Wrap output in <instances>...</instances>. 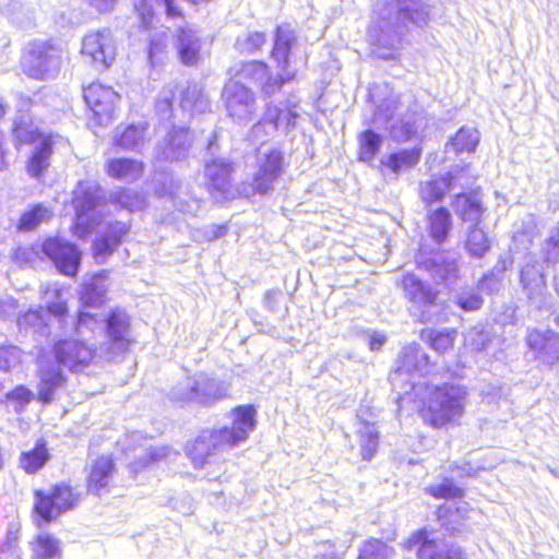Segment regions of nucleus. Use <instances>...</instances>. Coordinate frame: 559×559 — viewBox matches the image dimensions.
Listing matches in <instances>:
<instances>
[{
  "label": "nucleus",
  "instance_id": "nucleus-24",
  "mask_svg": "<svg viewBox=\"0 0 559 559\" xmlns=\"http://www.w3.org/2000/svg\"><path fill=\"white\" fill-rule=\"evenodd\" d=\"M452 207L463 222L471 223L473 226L479 225L486 211L477 192L456 194L452 202Z\"/></svg>",
  "mask_w": 559,
  "mask_h": 559
},
{
  "label": "nucleus",
  "instance_id": "nucleus-43",
  "mask_svg": "<svg viewBox=\"0 0 559 559\" xmlns=\"http://www.w3.org/2000/svg\"><path fill=\"white\" fill-rule=\"evenodd\" d=\"M465 248L474 258H481L489 250L490 241L488 236L478 225H474L468 230Z\"/></svg>",
  "mask_w": 559,
  "mask_h": 559
},
{
  "label": "nucleus",
  "instance_id": "nucleus-53",
  "mask_svg": "<svg viewBox=\"0 0 559 559\" xmlns=\"http://www.w3.org/2000/svg\"><path fill=\"white\" fill-rule=\"evenodd\" d=\"M117 201L121 204L122 207H126L130 211L139 207L142 202L138 199V195L132 193L130 190L120 192L118 194Z\"/></svg>",
  "mask_w": 559,
  "mask_h": 559
},
{
  "label": "nucleus",
  "instance_id": "nucleus-27",
  "mask_svg": "<svg viewBox=\"0 0 559 559\" xmlns=\"http://www.w3.org/2000/svg\"><path fill=\"white\" fill-rule=\"evenodd\" d=\"M417 263L419 266L439 276L440 280H453L457 277V261L455 259L445 258L443 253H436L432 259H428L420 252L417 257Z\"/></svg>",
  "mask_w": 559,
  "mask_h": 559
},
{
  "label": "nucleus",
  "instance_id": "nucleus-3",
  "mask_svg": "<svg viewBox=\"0 0 559 559\" xmlns=\"http://www.w3.org/2000/svg\"><path fill=\"white\" fill-rule=\"evenodd\" d=\"M296 36L288 25L278 26L275 34L272 57L277 62L280 74L273 78L269 73L266 63L250 61L235 68V76L240 81H247L261 85L265 97L273 96L286 82L294 80L296 72L288 68V56Z\"/></svg>",
  "mask_w": 559,
  "mask_h": 559
},
{
  "label": "nucleus",
  "instance_id": "nucleus-5",
  "mask_svg": "<svg viewBox=\"0 0 559 559\" xmlns=\"http://www.w3.org/2000/svg\"><path fill=\"white\" fill-rule=\"evenodd\" d=\"M33 497L32 516L37 527L52 523L82 501V493L70 480L57 481L48 490L35 489Z\"/></svg>",
  "mask_w": 559,
  "mask_h": 559
},
{
  "label": "nucleus",
  "instance_id": "nucleus-40",
  "mask_svg": "<svg viewBox=\"0 0 559 559\" xmlns=\"http://www.w3.org/2000/svg\"><path fill=\"white\" fill-rule=\"evenodd\" d=\"M405 293L409 301L419 308L431 306L437 299V293L426 287L424 282H409L405 285Z\"/></svg>",
  "mask_w": 559,
  "mask_h": 559
},
{
  "label": "nucleus",
  "instance_id": "nucleus-32",
  "mask_svg": "<svg viewBox=\"0 0 559 559\" xmlns=\"http://www.w3.org/2000/svg\"><path fill=\"white\" fill-rule=\"evenodd\" d=\"M454 177L451 173L439 178H432L421 181L419 185V195L426 204L441 201L444 194L452 189Z\"/></svg>",
  "mask_w": 559,
  "mask_h": 559
},
{
  "label": "nucleus",
  "instance_id": "nucleus-20",
  "mask_svg": "<svg viewBox=\"0 0 559 559\" xmlns=\"http://www.w3.org/2000/svg\"><path fill=\"white\" fill-rule=\"evenodd\" d=\"M231 164L223 158H215L205 164V176L209 191L216 201H225L235 197L230 182Z\"/></svg>",
  "mask_w": 559,
  "mask_h": 559
},
{
  "label": "nucleus",
  "instance_id": "nucleus-6",
  "mask_svg": "<svg viewBox=\"0 0 559 559\" xmlns=\"http://www.w3.org/2000/svg\"><path fill=\"white\" fill-rule=\"evenodd\" d=\"M43 253L51 260L56 269L64 276H75L81 263V252L69 241L52 237L46 239L39 247H20L15 250L14 259L20 265L32 264Z\"/></svg>",
  "mask_w": 559,
  "mask_h": 559
},
{
  "label": "nucleus",
  "instance_id": "nucleus-22",
  "mask_svg": "<svg viewBox=\"0 0 559 559\" xmlns=\"http://www.w3.org/2000/svg\"><path fill=\"white\" fill-rule=\"evenodd\" d=\"M130 321L126 312L111 310L106 319V333L108 346L112 352L126 353L129 350L132 338L129 335Z\"/></svg>",
  "mask_w": 559,
  "mask_h": 559
},
{
  "label": "nucleus",
  "instance_id": "nucleus-51",
  "mask_svg": "<svg viewBox=\"0 0 559 559\" xmlns=\"http://www.w3.org/2000/svg\"><path fill=\"white\" fill-rule=\"evenodd\" d=\"M173 88L164 90L156 102V110L163 119L170 118L173 111Z\"/></svg>",
  "mask_w": 559,
  "mask_h": 559
},
{
  "label": "nucleus",
  "instance_id": "nucleus-8",
  "mask_svg": "<svg viewBox=\"0 0 559 559\" xmlns=\"http://www.w3.org/2000/svg\"><path fill=\"white\" fill-rule=\"evenodd\" d=\"M103 200L102 189L93 180H83L73 191V206L75 210L74 234L80 238L90 235L98 224L96 209Z\"/></svg>",
  "mask_w": 559,
  "mask_h": 559
},
{
  "label": "nucleus",
  "instance_id": "nucleus-39",
  "mask_svg": "<svg viewBox=\"0 0 559 559\" xmlns=\"http://www.w3.org/2000/svg\"><path fill=\"white\" fill-rule=\"evenodd\" d=\"M393 551L383 539L371 537L361 544L356 559H389Z\"/></svg>",
  "mask_w": 559,
  "mask_h": 559
},
{
  "label": "nucleus",
  "instance_id": "nucleus-62",
  "mask_svg": "<svg viewBox=\"0 0 559 559\" xmlns=\"http://www.w3.org/2000/svg\"><path fill=\"white\" fill-rule=\"evenodd\" d=\"M227 231L226 226H213L212 227V239L219 238L224 236Z\"/></svg>",
  "mask_w": 559,
  "mask_h": 559
},
{
  "label": "nucleus",
  "instance_id": "nucleus-45",
  "mask_svg": "<svg viewBox=\"0 0 559 559\" xmlns=\"http://www.w3.org/2000/svg\"><path fill=\"white\" fill-rule=\"evenodd\" d=\"M265 44V35L260 32L248 33L236 40V48L241 53H253Z\"/></svg>",
  "mask_w": 559,
  "mask_h": 559
},
{
  "label": "nucleus",
  "instance_id": "nucleus-30",
  "mask_svg": "<svg viewBox=\"0 0 559 559\" xmlns=\"http://www.w3.org/2000/svg\"><path fill=\"white\" fill-rule=\"evenodd\" d=\"M163 7L169 19L182 17L180 9L174 0H138L134 4L144 28L151 27L154 20V7Z\"/></svg>",
  "mask_w": 559,
  "mask_h": 559
},
{
  "label": "nucleus",
  "instance_id": "nucleus-47",
  "mask_svg": "<svg viewBox=\"0 0 559 559\" xmlns=\"http://www.w3.org/2000/svg\"><path fill=\"white\" fill-rule=\"evenodd\" d=\"M544 253L547 262L559 261V223L549 230V236L544 246Z\"/></svg>",
  "mask_w": 559,
  "mask_h": 559
},
{
  "label": "nucleus",
  "instance_id": "nucleus-13",
  "mask_svg": "<svg viewBox=\"0 0 559 559\" xmlns=\"http://www.w3.org/2000/svg\"><path fill=\"white\" fill-rule=\"evenodd\" d=\"M226 109L229 116L238 122H249L255 112L253 93L241 82L229 81L223 91Z\"/></svg>",
  "mask_w": 559,
  "mask_h": 559
},
{
  "label": "nucleus",
  "instance_id": "nucleus-11",
  "mask_svg": "<svg viewBox=\"0 0 559 559\" xmlns=\"http://www.w3.org/2000/svg\"><path fill=\"white\" fill-rule=\"evenodd\" d=\"M13 134L21 144L36 143L27 163V173L38 178L49 166L53 145L52 136L37 133L25 118L14 123Z\"/></svg>",
  "mask_w": 559,
  "mask_h": 559
},
{
  "label": "nucleus",
  "instance_id": "nucleus-17",
  "mask_svg": "<svg viewBox=\"0 0 559 559\" xmlns=\"http://www.w3.org/2000/svg\"><path fill=\"white\" fill-rule=\"evenodd\" d=\"M193 139L186 128L173 129L158 142L154 151L156 162L180 160L188 156Z\"/></svg>",
  "mask_w": 559,
  "mask_h": 559
},
{
  "label": "nucleus",
  "instance_id": "nucleus-23",
  "mask_svg": "<svg viewBox=\"0 0 559 559\" xmlns=\"http://www.w3.org/2000/svg\"><path fill=\"white\" fill-rule=\"evenodd\" d=\"M129 233V225L123 222H115L107 226L105 234L100 235L93 245L94 258L98 263H104L109 255L120 246L123 237Z\"/></svg>",
  "mask_w": 559,
  "mask_h": 559
},
{
  "label": "nucleus",
  "instance_id": "nucleus-38",
  "mask_svg": "<svg viewBox=\"0 0 559 559\" xmlns=\"http://www.w3.org/2000/svg\"><path fill=\"white\" fill-rule=\"evenodd\" d=\"M145 142V128L143 126H128L116 131L115 143L123 150H140Z\"/></svg>",
  "mask_w": 559,
  "mask_h": 559
},
{
  "label": "nucleus",
  "instance_id": "nucleus-50",
  "mask_svg": "<svg viewBox=\"0 0 559 559\" xmlns=\"http://www.w3.org/2000/svg\"><path fill=\"white\" fill-rule=\"evenodd\" d=\"M171 452V448L169 445L163 447H153L150 448L145 454V456L140 461V465L142 467L148 466L153 463L160 462L168 457Z\"/></svg>",
  "mask_w": 559,
  "mask_h": 559
},
{
  "label": "nucleus",
  "instance_id": "nucleus-41",
  "mask_svg": "<svg viewBox=\"0 0 559 559\" xmlns=\"http://www.w3.org/2000/svg\"><path fill=\"white\" fill-rule=\"evenodd\" d=\"M52 216V212L43 204H36L21 216L19 229L29 231L43 223H47Z\"/></svg>",
  "mask_w": 559,
  "mask_h": 559
},
{
  "label": "nucleus",
  "instance_id": "nucleus-26",
  "mask_svg": "<svg viewBox=\"0 0 559 559\" xmlns=\"http://www.w3.org/2000/svg\"><path fill=\"white\" fill-rule=\"evenodd\" d=\"M177 49L182 63L193 66L200 57L201 44L197 33L189 26H179Z\"/></svg>",
  "mask_w": 559,
  "mask_h": 559
},
{
  "label": "nucleus",
  "instance_id": "nucleus-64",
  "mask_svg": "<svg viewBox=\"0 0 559 559\" xmlns=\"http://www.w3.org/2000/svg\"><path fill=\"white\" fill-rule=\"evenodd\" d=\"M28 317H35L37 318L38 317V313L37 312H27L25 314H23L20 319H19V324L20 325H23L26 323Z\"/></svg>",
  "mask_w": 559,
  "mask_h": 559
},
{
  "label": "nucleus",
  "instance_id": "nucleus-49",
  "mask_svg": "<svg viewBox=\"0 0 559 559\" xmlns=\"http://www.w3.org/2000/svg\"><path fill=\"white\" fill-rule=\"evenodd\" d=\"M379 435L376 430H369L361 435L360 452L364 460L369 461L378 450Z\"/></svg>",
  "mask_w": 559,
  "mask_h": 559
},
{
  "label": "nucleus",
  "instance_id": "nucleus-34",
  "mask_svg": "<svg viewBox=\"0 0 559 559\" xmlns=\"http://www.w3.org/2000/svg\"><path fill=\"white\" fill-rule=\"evenodd\" d=\"M425 492L436 500L463 501L465 497V489L450 477H443L440 483L427 486Z\"/></svg>",
  "mask_w": 559,
  "mask_h": 559
},
{
  "label": "nucleus",
  "instance_id": "nucleus-55",
  "mask_svg": "<svg viewBox=\"0 0 559 559\" xmlns=\"http://www.w3.org/2000/svg\"><path fill=\"white\" fill-rule=\"evenodd\" d=\"M166 35L163 33L160 35H155L151 40L150 51H148V58L154 63V58L164 50L166 47Z\"/></svg>",
  "mask_w": 559,
  "mask_h": 559
},
{
  "label": "nucleus",
  "instance_id": "nucleus-60",
  "mask_svg": "<svg viewBox=\"0 0 559 559\" xmlns=\"http://www.w3.org/2000/svg\"><path fill=\"white\" fill-rule=\"evenodd\" d=\"M384 342H385V336L380 335V334H374L370 337L369 348L371 350H379L381 348V346L384 344Z\"/></svg>",
  "mask_w": 559,
  "mask_h": 559
},
{
  "label": "nucleus",
  "instance_id": "nucleus-52",
  "mask_svg": "<svg viewBox=\"0 0 559 559\" xmlns=\"http://www.w3.org/2000/svg\"><path fill=\"white\" fill-rule=\"evenodd\" d=\"M7 399L26 405L32 401L33 393L26 386L17 385L7 394Z\"/></svg>",
  "mask_w": 559,
  "mask_h": 559
},
{
  "label": "nucleus",
  "instance_id": "nucleus-63",
  "mask_svg": "<svg viewBox=\"0 0 559 559\" xmlns=\"http://www.w3.org/2000/svg\"><path fill=\"white\" fill-rule=\"evenodd\" d=\"M535 273L531 271V267L527 265L525 269L521 271V280H534Z\"/></svg>",
  "mask_w": 559,
  "mask_h": 559
},
{
  "label": "nucleus",
  "instance_id": "nucleus-15",
  "mask_svg": "<svg viewBox=\"0 0 559 559\" xmlns=\"http://www.w3.org/2000/svg\"><path fill=\"white\" fill-rule=\"evenodd\" d=\"M81 53L98 68H108L116 57V45L109 31L87 34L82 40Z\"/></svg>",
  "mask_w": 559,
  "mask_h": 559
},
{
  "label": "nucleus",
  "instance_id": "nucleus-57",
  "mask_svg": "<svg viewBox=\"0 0 559 559\" xmlns=\"http://www.w3.org/2000/svg\"><path fill=\"white\" fill-rule=\"evenodd\" d=\"M554 337V335H546L542 333H536L530 341V346L537 350L543 352L547 346L548 342Z\"/></svg>",
  "mask_w": 559,
  "mask_h": 559
},
{
  "label": "nucleus",
  "instance_id": "nucleus-9",
  "mask_svg": "<svg viewBox=\"0 0 559 559\" xmlns=\"http://www.w3.org/2000/svg\"><path fill=\"white\" fill-rule=\"evenodd\" d=\"M285 170L283 153L272 147H261L257 153V173L249 185H243L239 194L251 198L273 190L274 183Z\"/></svg>",
  "mask_w": 559,
  "mask_h": 559
},
{
  "label": "nucleus",
  "instance_id": "nucleus-18",
  "mask_svg": "<svg viewBox=\"0 0 559 559\" xmlns=\"http://www.w3.org/2000/svg\"><path fill=\"white\" fill-rule=\"evenodd\" d=\"M297 116L292 109L282 110L277 106L267 105L263 118L251 129V139L263 142L273 136L280 127H294Z\"/></svg>",
  "mask_w": 559,
  "mask_h": 559
},
{
  "label": "nucleus",
  "instance_id": "nucleus-29",
  "mask_svg": "<svg viewBox=\"0 0 559 559\" xmlns=\"http://www.w3.org/2000/svg\"><path fill=\"white\" fill-rule=\"evenodd\" d=\"M106 170L111 178L131 182L142 176L143 165L132 158H112L107 162Z\"/></svg>",
  "mask_w": 559,
  "mask_h": 559
},
{
  "label": "nucleus",
  "instance_id": "nucleus-61",
  "mask_svg": "<svg viewBox=\"0 0 559 559\" xmlns=\"http://www.w3.org/2000/svg\"><path fill=\"white\" fill-rule=\"evenodd\" d=\"M49 312L57 317H63L67 314L68 309L64 304H55L48 307Z\"/></svg>",
  "mask_w": 559,
  "mask_h": 559
},
{
  "label": "nucleus",
  "instance_id": "nucleus-31",
  "mask_svg": "<svg viewBox=\"0 0 559 559\" xmlns=\"http://www.w3.org/2000/svg\"><path fill=\"white\" fill-rule=\"evenodd\" d=\"M452 225V215L445 207H439L428 214L429 236L438 245L448 239Z\"/></svg>",
  "mask_w": 559,
  "mask_h": 559
},
{
  "label": "nucleus",
  "instance_id": "nucleus-37",
  "mask_svg": "<svg viewBox=\"0 0 559 559\" xmlns=\"http://www.w3.org/2000/svg\"><path fill=\"white\" fill-rule=\"evenodd\" d=\"M479 142V132L475 128L463 127L461 128L454 138H452L447 144V151H453L454 153H472L475 151Z\"/></svg>",
  "mask_w": 559,
  "mask_h": 559
},
{
  "label": "nucleus",
  "instance_id": "nucleus-2",
  "mask_svg": "<svg viewBox=\"0 0 559 559\" xmlns=\"http://www.w3.org/2000/svg\"><path fill=\"white\" fill-rule=\"evenodd\" d=\"M230 426L204 430L187 449V456L195 468L204 467L210 459L246 441L254 430L255 409L252 405H239L231 409Z\"/></svg>",
  "mask_w": 559,
  "mask_h": 559
},
{
  "label": "nucleus",
  "instance_id": "nucleus-59",
  "mask_svg": "<svg viewBox=\"0 0 559 559\" xmlns=\"http://www.w3.org/2000/svg\"><path fill=\"white\" fill-rule=\"evenodd\" d=\"M94 320H95V318L92 314L85 313V312H80L78 314L76 322H75V331L79 332L82 326L86 325L90 321H94Z\"/></svg>",
  "mask_w": 559,
  "mask_h": 559
},
{
  "label": "nucleus",
  "instance_id": "nucleus-10",
  "mask_svg": "<svg viewBox=\"0 0 559 559\" xmlns=\"http://www.w3.org/2000/svg\"><path fill=\"white\" fill-rule=\"evenodd\" d=\"M61 63V49L47 41L31 43L21 61L24 73L37 80L53 78L59 72Z\"/></svg>",
  "mask_w": 559,
  "mask_h": 559
},
{
  "label": "nucleus",
  "instance_id": "nucleus-56",
  "mask_svg": "<svg viewBox=\"0 0 559 559\" xmlns=\"http://www.w3.org/2000/svg\"><path fill=\"white\" fill-rule=\"evenodd\" d=\"M454 512L455 513H461V512L465 513V512H467V507L456 506L455 508H451L445 504H441V506L437 507L436 515L439 521H443V520L449 519V516Z\"/></svg>",
  "mask_w": 559,
  "mask_h": 559
},
{
  "label": "nucleus",
  "instance_id": "nucleus-14",
  "mask_svg": "<svg viewBox=\"0 0 559 559\" xmlns=\"http://www.w3.org/2000/svg\"><path fill=\"white\" fill-rule=\"evenodd\" d=\"M117 474L115 457L111 454L98 455L90 465L85 477V490L88 495L103 497L114 487Z\"/></svg>",
  "mask_w": 559,
  "mask_h": 559
},
{
  "label": "nucleus",
  "instance_id": "nucleus-54",
  "mask_svg": "<svg viewBox=\"0 0 559 559\" xmlns=\"http://www.w3.org/2000/svg\"><path fill=\"white\" fill-rule=\"evenodd\" d=\"M513 264L512 257L509 252L500 255L497 264L491 271V277L502 276L503 273Z\"/></svg>",
  "mask_w": 559,
  "mask_h": 559
},
{
  "label": "nucleus",
  "instance_id": "nucleus-33",
  "mask_svg": "<svg viewBox=\"0 0 559 559\" xmlns=\"http://www.w3.org/2000/svg\"><path fill=\"white\" fill-rule=\"evenodd\" d=\"M180 107L191 115L205 112L210 110V99L199 84L192 83L181 91Z\"/></svg>",
  "mask_w": 559,
  "mask_h": 559
},
{
  "label": "nucleus",
  "instance_id": "nucleus-12",
  "mask_svg": "<svg viewBox=\"0 0 559 559\" xmlns=\"http://www.w3.org/2000/svg\"><path fill=\"white\" fill-rule=\"evenodd\" d=\"M51 352L55 361L68 367L71 371L87 367L95 356L94 348L87 346L84 342L71 338L56 341L52 344Z\"/></svg>",
  "mask_w": 559,
  "mask_h": 559
},
{
  "label": "nucleus",
  "instance_id": "nucleus-35",
  "mask_svg": "<svg viewBox=\"0 0 559 559\" xmlns=\"http://www.w3.org/2000/svg\"><path fill=\"white\" fill-rule=\"evenodd\" d=\"M456 336L455 329L444 330H424L420 332V337L428 344V346L439 353L443 354L449 352L454 346Z\"/></svg>",
  "mask_w": 559,
  "mask_h": 559
},
{
  "label": "nucleus",
  "instance_id": "nucleus-16",
  "mask_svg": "<svg viewBox=\"0 0 559 559\" xmlns=\"http://www.w3.org/2000/svg\"><path fill=\"white\" fill-rule=\"evenodd\" d=\"M83 97L99 124L107 123L112 118L119 100V95L112 87L100 83H92L84 88Z\"/></svg>",
  "mask_w": 559,
  "mask_h": 559
},
{
  "label": "nucleus",
  "instance_id": "nucleus-42",
  "mask_svg": "<svg viewBox=\"0 0 559 559\" xmlns=\"http://www.w3.org/2000/svg\"><path fill=\"white\" fill-rule=\"evenodd\" d=\"M359 159L370 163L382 146V136L372 130H367L359 135Z\"/></svg>",
  "mask_w": 559,
  "mask_h": 559
},
{
  "label": "nucleus",
  "instance_id": "nucleus-7",
  "mask_svg": "<svg viewBox=\"0 0 559 559\" xmlns=\"http://www.w3.org/2000/svg\"><path fill=\"white\" fill-rule=\"evenodd\" d=\"M401 549L416 559H467L463 547L442 546L435 532L425 526L412 531L401 543Z\"/></svg>",
  "mask_w": 559,
  "mask_h": 559
},
{
  "label": "nucleus",
  "instance_id": "nucleus-21",
  "mask_svg": "<svg viewBox=\"0 0 559 559\" xmlns=\"http://www.w3.org/2000/svg\"><path fill=\"white\" fill-rule=\"evenodd\" d=\"M421 157V148H403L382 156L380 171L386 180H397L399 177L415 168Z\"/></svg>",
  "mask_w": 559,
  "mask_h": 559
},
{
  "label": "nucleus",
  "instance_id": "nucleus-19",
  "mask_svg": "<svg viewBox=\"0 0 559 559\" xmlns=\"http://www.w3.org/2000/svg\"><path fill=\"white\" fill-rule=\"evenodd\" d=\"M297 116L292 109L282 110L277 106L267 105L263 118L251 129V139L263 142L273 136L280 127H294Z\"/></svg>",
  "mask_w": 559,
  "mask_h": 559
},
{
  "label": "nucleus",
  "instance_id": "nucleus-1",
  "mask_svg": "<svg viewBox=\"0 0 559 559\" xmlns=\"http://www.w3.org/2000/svg\"><path fill=\"white\" fill-rule=\"evenodd\" d=\"M428 21V7L420 0L378 2L367 33L370 44L378 47L373 53L382 59L392 58L408 25L423 27Z\"/></svg>",
  "mask_w": 559,
  "mask_h": 559
},
{
  "label": "nucleus",
  "instance_id": "nucleus-28",
  "mask_svg": "<svg viewBox=\"0 0 559 559\" xmlns=\"http://www.w3.org/2000/svg\"><path fill=\"white\" fill-rule=\"evenodd\" d=\"M32 559H61V542L49 533H40L29 542Z\"/></svg>",
  "mask_w": 559,
  "mask_h": 559
},
{
  "label": "nucleus",
  "instance_id": "nucleus-25",
  "mask_svg": "<svg viewBox=\"0 0 559 559\" xmlns=\"http://www.w3.org/2000/svg\"><path fill=\"white\" fill-rule=\"evenodd\" d=\"M50 460L48 442L45 438H38L34 447L21 452L19 467L28 475L38 473Z\"/></svg>",
  "mask_w": 559,
  "mask_h": 559
},
{
  "label": "nucleus",
  "instance_id": "nucleus-44",
  "mask_svg": "<svg viewBox=\"0 0 559 559\" xmlns=\"http://www.w3.org/2000/svg\"><path fill=\"white\" fill-rule=\"evenodd\" d=\"M481 287L464 289L457 297L456 304L464 311H476L483 306Z\"/></svg>",
  "mask_w": 559,
  "mask_h": 559
},
{
  "label": "nucleus",
  "instance_id": "nucleus-58",
  "mask_svg": "<svg viewBox=\"0 0 559 559\" xmlns=\"http://www.w3.org/2000/svg\"><path fill=\"white\" fill-rule=\"evenodd\" d=\"M91 7L100 13L114 10L117 0H85Z\"/></svg>",
  "mask_w": 559,
  "mask_h": 559
},
{
  "label": "nucleus",
  "instance_id": "nucleus-48",
  "mask_svg": "<svg viewBox=\"0 0 559 559\" xmlns=\"http://www.w3.org/2000/svg\"><path fill=\"white\" fill-rule=\"evenodd\" d=\"M417 132L414 121L401 120L391 126L390 133L395 141L405 142Z\"/></svg>",
  "mask_w": 559,
  "mask_h": 559
},
{
  "label": "nucleus",
  "instance_id": "nucleus-36",
  "mask_svg": "<svg viewBox=\"0 0 559 559\" xmlns=\"http://www.w3.org/2000/svg\"><path fill=\"white\" fill-rule=\"evenodd\" d=\"M64 376L58 369H48L40 376L37 399L43 404H49L53 400L55 391L64 383Z\"/></svg>",
  "mask_w": 559,
  "mask_h": 559
},
{
  "label": "nucleus",
  "instance_id": "nucleus-4",
  "mask_svg": "<svg viewBox=\"0 0 559 559\" xmlns=\"http://www.w3.org/2000/svg\"><path fill=\"white\" fill-rule=\"evenodd\" d=\"M466 395L464 386L449 383L435 385L420 400L418 415L431 428L457 425L465 411Z\"/></svg>",
  "mask_w": 559,
  "mask_h": 559
},
{
  "label": "nucleus",
  "instance_id": "nucleus-46",
  "mask_svg": "<svg viewBox=\"0 0 559 559\" xmlns=\"http://www.w3.org/2000/svg\"><path fill=\"white\" fill-rule=\"evenodd\" d=\"M417 354L418 346L416 344L405 346L397 358L396 372L403 373L415 370L417 366Z\"/></svg>",
  "mask_w": 559,
  "mask_h": 559
}]
</instances>
